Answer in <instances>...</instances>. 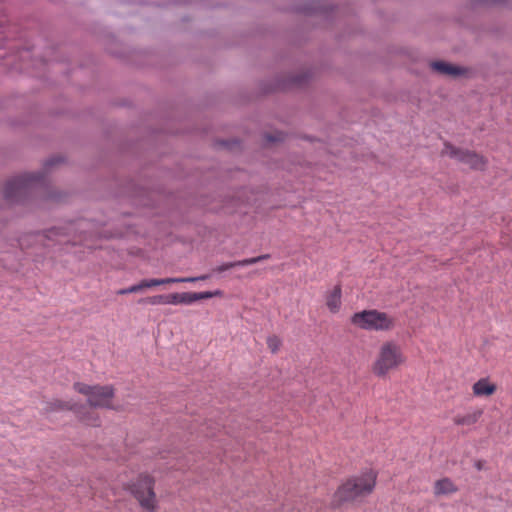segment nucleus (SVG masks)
Returning a JSON list of instances; mask_svg holds the SVG:
<instances>
[{
	"instance_id": "obj_1",
	"label": "nucleus",
	"mask_w": 512,
	"mask_h": 512,
	"mask_svg": "<svg viewBox=\"0 0 512 512\" xmlns=\"http://www.w3.org/2000/svg\"><path fill=\"white\" fill-rule=\"evenodd\" d=\"M407 362L401 345L394 340L384 341L371 364V372L378 378H387Z\"/></svg>"
},
{
	"instance_id": "obj_2",
	"label": "nucleus",
	"mask_w": 512,
	"mask_h": 512,
	"mask_svg": "<svg viewBox=\"0 0 512 512\" xmlns=\"http://www.w3.org/2000/svg\"><path fill=\"white\" fill-rule=\"evenodd\" d=\"M378 473L372 468L347 479L334 494L337 503L354 501L371 494L376 486Z\"/></svg>"
},
{
	"instance_id": "obj_3",
	"label": "nucleus",
	"mask_w": 512,
	"mask_h": 512,
	"mask_svg": "<svg viewBox=\"0 0 512 512\" xmlns=\"http://www.w3.org/2000/svg\"><path fill=\"white\" fill-rule=\"evenodd\" d=\"M351 323L367 331L388 332L396 327V318L389 313L369 309L354 313Z\"/></svg>"
},
{
	"instance_id": "obj_4",
	"label": "nucleus",
	"mask_w": 512,
	"mask_h": 512,
	"mask_svg": "<svg viewBox=\"0 0 512 512\" xmlns=\"http://www.w3.org/2000/svg\"><path fill=\"white\" fill-rule=\"evenodd\" d=\"M73 388L76 392L87 397V401L91 407L117 409L112 404L114 388L110 385L91 386L82 382H76L74 383Z\"/></svg>"
},
{
	"instance_id": "obj_5",
	"label": "nucleus",
	"mask_w": 512,
	"mask_h": 512,
	"mask_svg": "<svg viewBox=\"0 0 512 512\" xmlns=\"http://www.w3.org/2000/svg\"><path fill=\"white\" fill-rule=\"evenodd\" d=\"M154 478L148 474H141L130 486V491L139 502L142 509L155 512L157 500L154 492Z\"/></svg>"
},
{
	"instance_id": "obj_6",
	"label": "nucleus",
	"mask_w": 512,
	"mask_h": 512,
	"mask_svg": "<svg viewBox=\"0 0 512 512\" xmlns=\"http://www.w3.org/2000/svg\"><path fill=\"white\" fill-rule=\"evenodd\" d=\"M42 174L40 173H25L23 175L14 177L7 181L4 188V197L7 200H18L25 195L33 185L40 182Z\"/></svg>"
},
{
	"instance_id": "obj_7",
	"label": "nucleus",
	"mask_w": 512,
	"mask_h": 512,
	"mask_svg": "<svg viewBox=\"0 0 512 512\" xmlns=\"http://www.w3.org/2000/svg\"><path fill=\"white\" fill-rule=\"evenodd\" d=\"M442 153L475 170H483L487 165V160L482 155L473 151L456 148L448 143L445 144Z\"/></svg>"
},
{
	"instance_id": "obj_8",
	"label": "nucleus",
	"mask_w": 512,
	"mask_h": 512,
	"mask_svg": "<svg viewBox=\"0 0 512 512\" xmlns=\"http://www.w3.org/2000/svg\"><path fill=\"white\" fill-rule=\"evenodd\" d=\"M483 413L484 411L482 408L470 407L465 413L456 414L452 421L456 426L470 427L479 422Z\"/></svg>"
},
{
	"instance_id": "obj_9",
	"label": "nucleus",
	"mask_w": 512,
	"mask_h": 512,
	"mask_svg": "<svg viewBox=\"0 0 512 512\" xmlns=\"http://www.w3.org/2000/svg\"><path fill=\"white\" fill-rule=\"evenodd\" d=\"M208 275H202L199 277H184V278H164V279H144L140 281L142 290L146 288H152L159 285L171 284V283H192L196 281H202L208 279Z\"/></svg>"
},
{
	"instance_id": "obj_10",
	"label": "nucleus",
	"mask_w": 512,
	"mask_h": 512,
	"mask_svg": "<svg viewBox=\"0 0 512 512\" xmlns=\"http://www.w3.org/2000/svg\"><path fill=\"white\" fill-rule=\"evenodd\" d=\"M497 391V385L488 377L480 378L472 385V393L475 397H490Z\"/></svg>"
},
{
	"instance_id": "obj_11",
	"label": "nucleus",
	"mask_w": 512,
	"mask_h": 512,
	"mask_svg": "<svg viewBox=\"0 0 512 512\" xmlns=\"http://www.w3.org/2000/svg\"><path fill=\"white\" fill-rule=\"evenodd\" d=\"M342 289L341 285H335L331 290L325 293V304L331 313H337L342 305Z\"/></svg>"
},
{
	"instance_id": "obj_12",
	"label": "nucleus",
	"mask_w": 512,
	"mask_h": 512,
	"mask_svg": "<svg viewBox=\"0 0 512 512\" xmlns=\"http://www.w3.org/2000/svg\"><path fill=\"white\" fill-rule=\"evenodd\" d=\"M269 257H270L269 254H265V255L258 256V257L243 259V260H239V261H235V262L224 263L220 266H217L214 269V271H216L218 273H222L226 270H229V269L237 267V266H248V265L258 263L262 260L268 259Z\"/></svg>"
},
{
	"instance_id": "obj_13",
	"label": "nucleus",
	"mask_w": 512,
	"mask_h": 512,
	"mask_svg": "<svg viewBox=\"0 0 512 512\" xmlns=\"http://www.w3.org/2000/svg\"><path fill=\"white\" fill-rule=\"evenodd\" d=\"M95 407H89V408H85V407H82L81 409H79L76 413H77V417L79 418V420L81 422H83L84 424L86 425H89V426H99L100 425V417L98 415V413L94 410Z\"/></svg>"
},
{
	"instance_id": "obj_14",
	"label": "nucleus",
	"mask_w": 512,
	"mask_h": 512,
	"mask_svg": "<svg viewBox=\"0 0 512 512\" xmlns=\"http://www.w3.org/2000/svg\"><path fill=\"white\" fill-rule=\"evenodd\" d=\"M457 490V486L449 478L437 480L434 484V494L436 496L453 494Z\"/></svg>"
},
{
	"instance_id": "obj_15",
	"label": "nucleus",
	"mask_w": 512,
	"mask_h": 512,
	"mask_svg": "<svg viewBox=\"0 0 512 512\" xmlns=\"http://www.w3.org/2000/svg\"><path fill=\"white\" fill-rule=\"evenodd\" d=\"M431 67L433 70L443 75L458 76L463 73L460 67L442 61L431 63Z\"/></svg>"
},
{
	"instance_id": "obj_16",
	"label": "nucleus",
	"mask_w": 512,
	"mask_h": 512,
	"mask_svg": "<svg viewBox=\"0 0 512 512\" xmlns=\"http://www.w3.org/2000/svg\"><path fill=\"white\" fill-rule=\"evenodd\" d=\"M75 407L70 402L61 401L58 399L47 402L45 407L43 408L45 413H50L54 411L61 410H74Z\"/></svg>"
},
{
	"instance_id": "obj_17",
	"label": "nucleus",
	"mask_w": 512,
	"mask_h": 512,
	"mask_svg": "<svg viewBox=\"0 0 512 512\" xmlns=\"http://www.w3.org/2000/svg\"><path fill=\"white\" fill-rule=\"evenodd\" d=\"M139 303H145L150 305H165V295H155L139 300Z\"/></svg>"
},
{
	"instance_id": "obj_18",
	"label": "nucleus",
	"mask_w": 512,
	"mask_h": 512,
	"mask_svg": "<svg viewBox=\"0 0 512 512\" xmlns=\"http://www.w3.org/2000/svg\"><path fill=\"white\" fill-rule=\"evenodd\" d=\"M223 292L221 290L216 291H205V292H198L196 293V301L203 300V299H209L217 296H222Z\"/></svg>"
},
{
	"instance_id": "obj_19",
	"label": "nucleus",
	"mask_w": 512,
	"mask_h": 512,
	"mask_svg": "<svg viewBox=\"0 0 512 512\" xmlns=\"http://www.w3.org/2000/svg\"><path fill=\"white\" fill-rule=\"evenodd\" d=\"M267 346L272 353H276L281 346V340L275 335L270 336L267 339Z\"/></svg>"
},
{
	"instance_id": "obj_20",
	"label": "nucleus",
	"mask_w": 512,
	"mask_h": 512,
	"mask_svg": "<svg viewBox=\"0 0 512 512\" xmlns=\"http://www.w3.org/2000/svg\"><path fill=\"white\" fill-rule=\"evenodd\" d=\"M196 301V292H184L180 293V304H191Z\"/></svg>"
},
{
	"instance_id": "obj_21",
	"label": "nucleus",
	"mask_w": 512,
	"mask_h": 512,
	"mask_svg": "<svg viewBox=\"0 0 512 512\" xmlns=\"http://www.w3.org/2000/svg\"><path fill=\"white\" fill-rule=\"evenodd\" d=\"M142 291V287H141V283H137L135 285H132L128 288H124V289H121L117 292V294L119 295H125V294H130V293H136V292H140Z\"/></svg>"
},
{
	"instance_id": "obj_22",
	"label": "nucleus",
	"mask_w": 512,
	"mask_h": 512,
	"mask_svg": "<svg viewBox=\"0 0 512 512\" xmlns=\"http://www.w3.org/2000/svg\"><path fill=\"white\" fill-rule=\"evenodd\" d=\"M166 304L177 305L180 304V293H172L165 295Z\"/></svg>"
}]
</instances>
